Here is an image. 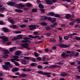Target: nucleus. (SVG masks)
<instances>
[{"label":"nucleus","mask_w":80,"mask_h":80,"mask_svg":"<svg viewBox=\"0 0 80 80\" xmlns=\"http://www.w3.org/2000/svg\"><path fill=\"white\" fill-rule=\"evenodd\" d=\"M16 75H19L18 78H22L23 77H26L27 76V75L25 74H20V73L18 72H16Z\"/></svg>","instance_id":"1"},{"label":"nucleus","mask_w":80,"mask_h":80,"mask_svg":"<svg viewBox=\"0 0 80 80\" xmlns=\"http://www.w3.org/2000/svg\"><path fill=\"white\" fill-rule=\"evenodd\" d=\"M59 47L61 48H70V44L68 45L67 44L61 43V44H59Z\"/></svg>","instance_id":"2"},{"label":"nucleus","mask_w":80,"mask_h":80,"mask_svg":"<svg viewBox=\"0 0 80 80\" xmlns=\"http://www.w3.org/2000/svg\"><path fill=\"white\" fill-rule=\"evenodd\" d=\"M37 72L39 74H41L43 75H50V72H43V71L41 70H39Z\"/></svg>","instance_id":"3"},{"label":"nucleus","mask_w":80,"mask_h":80,"mask_svg":"<svg viewBox=\"0 0 80 80\" xmlns=\"http://www.w3.org/2000/svg\"><path fill=\"white\" fill-rule=\"evenodd\" d=\"M68 57H69V55L66 53H65L64 52H63L61 54V57H62V58H68Z\"/></svg>","instance_id":"4"},{"label":"nucleus","mask_w":80,"mask_h":80,"mask_svg":"<svg viewBox=\"0 0 80 80\" xmlns=\"http://www.w3.org/2000/svg\"><path fill=\"white\" fill-rule=\"evenodd\" d=\"M10 61H11V62H12V63H14V64L16 65L17 66H20V64L18 62H17L15 61V60L13 58H12L10 60Z\"/></svg>","instance_id":"5"},{"label":"nucleus","mask_w":80,"mask_h":80,"mask_svg":"<svg viewBox=\"0 0 80 80\" xmlns=\"http://www.w3.org/2000/svg\"><path fill=\"white\" fill-rule=\"evenodd\" d=\"M16 6H17L18 8H22L23 7H25V5L22 4V3L16 4Z\"/></svg>","instance_id":"6"},{"label":"nucleus","mask_w":80,"mask_h":80,"mask_svg":"<svg viewBox=\"0 0 80 80\" xmlns=\"http://www.w3.org/2000/svg\"><path fill=\"white\" fill-rule=\"evenodd\" d=\"M60 66L56 65H51L50 66L48 67L49 68H60Z\"/></svg>","instance_id":"7"},{"label":"nucleus","mask_w":80,"mask_h":80,"mask_svg":"<svg viewBox=\"0 0 80 80\" xmlns=\"http://www.w3.org/2000/svg\"><path fill=\"white\" fill-rule=\"evenodd\" d=\"M5 65L7 66L8 68H12V65H11V63L10 62H5Z\"/></svg>","instance_id":"8"},{"label":"nucleus","mask_w":80,"mask_h":80,"mask_svg":"<svg viewBox=\"0 0 80 80\" xmlns=\"http://www.w3.org/2000/svg\"><path fill=\"white\" fill-rule=\"evenodd\" d=\"M16 4V3L14 2H9L7 3V5L10 6H15Z\"/></svg>","instance_id":"9"},{"label":"nucleus","mask_w":80,"mask_h":80,"mask_svg":"<svg viewBox=\"0 0 80 80\" xmlns=\"http://www.w3.org/2000/svg\"><path fill=\"white\" fill-rule=\"evenodd\" d=\"M2 30L4 32H6V33H7V32H10V30L6 28H2Z\"/></svg>","instance_id":"10"},{"label":"nucleus","mask_w":80,"mask_h":80,"mask_svg":"<svg viewBox=\"0 0 80 80\" xmlns=\"http://www.w3.org/2000/svg\"><path fill=\"white\" fill-rule=\"evenodd\" d=\"M21 45L22 46H21V48H25L27 46H28V43H24L21 44Z\"/></svg>","instance_id":"11"},{"label":"nucleus","mask_w":80,"mask_h":80,"mask_svg":"<svg viewBox=\"0 0 80 80\" xmlns=\"http://www.w3.org/2000/svg\"><path fill=\"white\" fill-rule=\"evenodd\" d=\"M45 2H47V5H52V2L50 0H45Z\"/></svg>","instance_id":"12"},{"label":"nucleus","mask_w":80,"mask_h":80,"mask_svg":"<svg viewBox=\"0 0 80 80\" xmlns=\"http://www.w3.org/2000/svg\"><path fill=\"white\" fill-rule=\"evenodd\" d=\"M8 22H10L11 23H12V24H14L15 23V22H14L11 18H8Z\"/></svg>","instance_id":"13"},{"label":"nucleus","mask_w":80,"mask_h":80,"mask_svg":"<svg viewBox=\"0 0 80 80\" xmlns=\"http://www.w3.org/2000/svg\"><path fill=\"white\" fill-rule=\"evenodd\" d=\"M2 67L5 70H9V68H8V66L6 65H3Z\"/></svg>","instance_id":"14"},{"label":"nucleus","mask_w":80,"mask_h":80,"mask_svg":"<svg viewBox=\"0 0 80 80\" xmlns=\"http://www.w3.org/2000/svg\"><path fill=\"white\" fill-rule=\"evenodd\" d=\"M3 52H4V53H5V54H9V53H10V52L8 51V50L3 49Z\"/></svg>","instance_id":"15"},{"label":"nucleus","mask_w":80,"mask_h":80,"mask_svg":"<svg viewBox=\"0 0 80 80\" xmlns=\"http://www.w3.org/2000/svg\"><path fill=\"white\" fill-rule=\"evenodd\" d=\"M68 75V73L66 72H63L60 74V76L61 77H66Z\"/></svg>","instance_id":"16"},{"label":"nucleus","mask_w":80,"mask_h":80,"mask_svg":"<svg viewBox=\"0 0 80 80\" xmlns=\"http://www.w3.org/2000/svg\"><path fill=\"white\" fill-rule=\"evenodd\" d=\"M65 17L66 19H69L72 17V15H69V14H67L66 15Z\"/></svg>","instance_id":"17"},{"label":"nucleus","mask_w":80,"mask_h":80,"mask_svg":"<svg viewBox=\"0 0 80 80\" xmlns=\"http://www.w3.org/2000/svg\"><path fill=\"white\" fill-rule=\"evenodd\" d=\"M21 62L22 64H23V65H26L27 63L26 60L24 59L22 60L21 61Z\"/></svg>","instance_id":"18"},{"label":"nucleus","mask_w":80,"mask_h":80,"mask_svg":"<svg viewBox=\"0 0 80 80\" xmlns=\"http://www.w3.org/2000/svg\"><path fill=\"white\" fill-rule=\"evenodd\" d=\"M13 58H14L15 61H19V59H18V56H14L13 57Z\"/></svg>","instance_id":"19"},{"label":"nucleus","mask_w":80,"mask_h":80,"mask_svg":"<svg viewBox=\"0 0 80 80\" xmlns=\"http://www.w3.org/2000/svg\"><path fill=\"white\" fill-rule=\"evenodd\" d=\"M29 28L32 27V29L33 30V29H37V28L36 27V26L35 25H30L29 26H28Z\"/></svg>","instance_id":"20"},{"label":"nucleus","mask_w":80,"mask_h":80,"mask_svg":"<svg viewBox=\"0 0 80 80\" xmlns=\"http://www.w3.org/2000/svg\"><path fill=\"white\" fill-rule=\"evenodd\" d=\"M16 49V47H12L9 49V51H10V52H12L13 51V50H15V49Z\"/></svg>","instance_id":"21"},{"label":"nucleus","mask_w":80,"mask_h":80,"mask_svg":"<svg viewBox=\"0 0 80 80\" xmlns=\"http://www.w3.org/2000/svg\"><path fill=\"white\" fill-rule=\"evenodd\" d=\"M2 40L4 42H7L8 41V38L6 37L3 36Z\"/></svg>","instance_id":"22"},{"label":"nucleus","mask_w":80,"mask_h":80,"mask_svg":"<svg viewBox=\"0 0 80 80\" xmlns=\"http://www.w3.org/2000/svg\"><path fill=\"white\" fill-rule=\"evenodd\" d=\"M22 53V52L20 51H17L15 53L16 55H19L20 54Z\"/></svg>","instance_id":"23"},{"label":"nucleus","mask_w":80,"mask_h":80,"mask_svg":"<svg viewBox=\"0 0 80 80\" xmlns=\"http://www.w3.org/2000/svg\"><path fill=\"white\" fill-rule=\"evenodd\" d=\"M18 69L16 68H13L12 70V72H17V71H18Z\"/></svg>","instance_id":"24"},{"label":"nucleus","mask_w":80,"mask_h":80,"mask_svg":"<svg viewBox=\"0 0 80 80\" xmlns=\"http://www.w3.org/2000/svg\"><path fill=\"white\" fill-rule=\"evenodd\" d=\"M16 12H19V13H22L23 12V10H19L18 9H16L15 10Z\"/></svg>","instance_id":"25"},{"label":"nucleus","mask_w":80,"mask_h":80,"mask_svg":"<svg viewBox=\"0 0 80 80\" xmlns=\"http://www.w3.org/2000/svg\"><path fill=\"white\" fill-rule=\"evenodd\" d=\"M30 42V40H24L21 41L22 43H27V42Z\"/></svg>","instance_id":"26"},{"label":"nucleus","mask_w":80,"mask_h":80,"mask_svg":"<svg viewBox=\"0 0 80 80\" xmlns=\"http://www.w3.org/2000/svg\"><path fill=\"white\" fill-rule=\"evenodd\" d=\"M41 25H42V26H46L47 25V23L46 22H40Z\"/></svg>","instance_id":"27"},{"label":"nucleus","mask_w":80,"mask_h":80,"mask_svg":"<svg viewBox=\"0 0 80 80\" xmlns=\"http://www.w3.org/2000/svg\"><path fill=\"white\" fill-rule=\"evenodd\" d=\"M55 13L53 12H49L48 13L49 15H51V16H54L55 15Z\"/></svg>","instance_id":"28"},{"label":"nucleus","mask_w":80,"mask_h":80,"mask_svg":"<svg viewBox=\"0 0 80 80\" xmlns=\"http://www.w3.org/2000/svg\"><path fill=\"white\" fill-rule=\"evenodd\" d=\"M70 21H71V22H73V23H75V22H76V19L75 20L73 18H70Z\"/></svg>","instance_id":"29"},{"label":"nucleus","mask_w":80,"mask_h":80,"mask_svg":"<svg viewBox=\"0 0 80 80\" xmlns=\"http://www.w3.org/2000/svg\"><path fill=\"white\" fill-rule=\"evenodd\" d=\"M20 39H22V36L20 35H18L17 40H20Z\"/></svg>","instance_id":"30"},{"label":"nucleus","mask_w":80,"mask_h":80,"mask_svg":"<svg viewBox=\"0 0 80 80\" xmlns=\"http://www.w3.org/2000/svg\"><path fill=\"white\" fill-rule=\"evenodd\" d=\"M51 22H56V18H52Z\"/></svg>","instance_id":"31"},{"label":"nucleus","mask_w":80,"mask_h":80,"mask_svg":"<svg viewBox=\"0 0 80 80\" xmlns=\"http://www.w3.org/2000/svg\"><path fill=\"white\" fill-rule=\"evenodd\" d=\"M38 7L40 8H44V6L42 4H39Z\"/></svg>","instance_id":"32"},{"label":"nucleus","mask_w":80,"mask_h":80,"mask_svg":"<svg viewBox=\"0 0 80 80\" xmlns=\"http://www.w3.org/2000/svg\"><path fill=\"white\" fill-rule=\"evenodd\" d=\"M32 6V4L30 3H28L26 5L27 7H31Z\"/></svg>","instance_id":"33"},{"label":"nucleus","mask_w":80,"mask_h":80,"mask_svg":"<svg viewBox=\"0 0 80 80\" xmlns=\"http://www.w3.org/2000/svg\"><path fill=\"white\" fill-rule=\"evenodd\" d=\"M37 12V8H33L32 10V12Z\"/></svg>","instance_id":"34"},{"label":"nucleus","mask_w":80,"mask_h":80,"mask_svg":"<svg viewBox=\"0 0 80 80\" xmlns=\"http://www.w3.org/2000/svg\"><path fill=\"white\" fill-rule=\"evenodd\" d=\"M55 17H57V18H60V15L58 14H54Z\"/></svg>","instance_id":"35"},{"label":"nucleus","mask_w":80,"mask_h":80,"mask_svg":"<svg viewBox=\"0 0 80 80\" xmlns=\"http://www.w3.org/2000/svg\"><path fill=\"white\" fill-rule=\"evenodd\" d=\"M14 32L16 34H18V33H22V32H21V31H14Z\"/></svg>","instance_id":"36"},{"label":"nucleus","mask_w":80,"mask_h":80,"mask_svg":"<svg viewBox=\"0 0 80 80\" xmlns=\"http://www.w3.org/2000/svg\"><path fill=\"white\" fill-rule=\"evenodd\" d=\"M76 20L77 21V23H80V18H78L76 19Z\"/></svg>","instance_id":"37"},{"label":"nucleus","mask_w":80,"mask_h":80,"mask_svg":"<svg viewBox=\"0 0 80 80\" xmlns=\"http://www.w3.org/2000/svg\"><path fill=\"white\" fill-rule=\"evenodd\" d=\"M0 25H6V23L5 22L3 23V21H0Z\"/></svg>","instance_id":"38"},{"label":"nucleus","mask_w":80,"mask_h":80,"mask_svg":"<svg viewBox=\"0 0 80 80\" xmlns=\"http://www.w3.org/2000/svg\"><path fill=\"white\" fill-rule=\"evenodd\" d=\"M11 27L12 28H16V29H17V28H18L17 26H16V25H13Z\"/></svg>","instance_id":"39"},{"label":"nucleus","mask_w":80,"mask_h":80,"mask_svg":"<svg viewBox=\"0 0 80 80\" xmlns=\"http://www.w3.org/2000/svg\"><path fill=\"white\" fill-rule=\"evenodd\" d=\"M23 40H32V39L31 38H28V37H25L23 38Z\"/></svg>","instance_id":"40"},{"label":"nucleus","mask_w":80,"mask_h":80,"mask_svg":"<svg viewBox=\"0 0 80 80\" xmlns=\"http://www.w3.org/2000/svg\"><path fill=\"white\" fill-rule=\"evenodd\" d=\"M45 28L46 30H47V31H49L50 30H51V28L49 27H46Z\"/></svg>","instance_id":"41"},{"label":"nucleus","mask_w":80,"mask_h":80,"mask_svg":"<svg viewBox=\"0 0 80 80\" xmlns=\"http://www.w3.org/2000/svg\"><path fill=\"white\" fill-rule=\"evenodd\" d=\"M34 55L36 57H38V53L37 52H34Z\"/></svg>","instance_id":"42"},{"label":"nucleus","mask_w":80,"mask_h":80,"mask_svg":"<svg viewBox=\"0 0 80 80\" xmlns=\"http://www.w3.org/2000/svg\"><path fill=\"white\" fill-rule=\"evenodd\" d=\"M50 40L51 41V42H56V40L52 38V39H50Z\"/></svg>","instance_id":"43"},{"label":"nucleus","mask_w":80,"mask_h":80,"mask_svg":"<svg viewBox=\"0 0 80 80\" xmlns=\"http://www.w3.org/2000/svg\"><path fill=\"white\" fill-rule=\"evenodd\" d=\"M37 68H38V69H41V68H43V67L41 65H38L37 66Z\"/></svg>","instance_id":"44"},{"label":"nucleus","mask_w":80,"mask_h":80,"mask_svg":"<svg viewBox=\"0 0 80 80\" xmlns=\"http://www.w3.org/2000/svg\"><path fill=\"white\" fill-rule=\"evenodd\" d=\"M36 64V63H31L30 65L31 67H35V64Z\"/></svg>","instance_id":"45"},{"label":"nucleus","mask_w":80,"mask_h":80,"mask_svg":"<svg viewBox=\"0 0 80 80\" xmlns=\"http://www.w3.org/2000/svg\"><path fill=\"white\" fill-rule=\"evenodd\" d=\"M78 55H79V53H78V52H76L75 53L74 56V57H77V56H78Z\"/></svg>","instance_id":"46"},{"label":"nucleus","mask_w":80,"mask_h":80,"mask_svg":"<svg viewBox=\"0 0 80 80\" xmlns=\"http://www.w3.org/2000/svg\"><path fill=\"white\" fill-rule=\"evenodd\" d=\"M63 38L64 40H68V36H65Z\"/></svg>","instance_id":"47"},{"label":"nucleus","mask_w":80,"mask_h":80,"mask_svg":"<svg viewBox=\"0 0 80 80\" xmlns=\"http://www.w3.org/2000/svg\"><path fill=\"white\" fill-rule=\"evenodd\" d=\"M75 39L76 40H79V41H80V37H75Z\"/></svg>","instance_id":"48"},{"label":"nucleus","mask_w":80,"mask_h":80,"mask_svg":"<svg viewBox=\"0 0 80 80\" xmlns=\"http://www.w3.org/2000/svg\"><path fill=\"white\" fill-rule=\"evenodd\" d=\"M24 59L26 60H30V57H24Z\"/></svg>","instance_id":"49"},{"label":"nucleus","mask_w":80,"mask_h":80,"mask_svg":"<svg viewBox=\"0 0 80 80\" xmlns=\"http://www.w3.org/2000/svg\"><path fill=\"white\" fill-rule=\"evenodd\" d=\"M72 36H73L72 34H69L68 35V38H72Z\"/></svg>","instance_id":"50"},{"label":"nucleus","mask_w":80,"mask_h":80,"mask_svg":"<svg viewBox=\"0 0 80 80\" xmlns=\"http://www.w3.org/2000/svg\"><path fill=\"white\" fill-rule=\"evenodd\" d=\"M45 51L46 53H48L49 52V49L47 48L45 49Z\"/></svg>","instance_id":"51"},{"label":"nucleus","mask_w":80,"mask_h":80,"mask_svg":"<svg viewBox=\"0 0 80 80\" xmlns=\"http://www.w3.org/2000/svg\"><path fill=\"white\" fill-rule=\"evenodd\" d=\"M26 27V25L24 24H22L20 25L21 28H24V27Z\"/></svg>","instance_id":"52"},{"label":"nucleus","mask_w":80,"mask_h":80,"mask_svg":"<svg viewBox=\"0 0 80 80\" xmlns=\"http://www.w3.org/2000/svg\"><path fill=\"white\" fill-rule=\"evenodd\" d=\"M8 54H6L5 56H3L4 58H8Z\"/></svg>","instance_id":"53"},{"label":"nucleus","mask_w":80,"mask_h":80,"mask_svg":"<svg viewBox=\"0 0 80 80\" xmlns=\"http://www.w3.org/2000/svg\"><path fill=\"white\" fill-rule=\"evenodd\" d=\"M36 59H37V60H38V61H41V60H42V58L40 57H38Z\"/></svg>","instance_id":"54"},{"label":"nucleus","mask_w":80,"mask_h":80,"mask_svg":"<svg viewBox=\"0 0 80 80\" xmlns=\"http://www.w3.org/2000/svg\"><path fill=\"white\" fill-rule=\"evenodd\" d=\"M63 62V61H59L58 62V64L59 65H62V64H63V63H62V62Z\"/></svg>","instance_id":"55"},{"label":"nucleus","mask_w":80,"mask_h":80,"mask_svg":"<svg viewBox=\"0 0 80 80\" xmlns=\"http://www.w3.org/2000/svg\"><path fill=\"white\" fill-rule=\"evenodd\" d=\"M28 37L29 38H34V36H33L32 35H30L28 36Z\"/></svg>","instance_id":"56"},{"label":"nucleus","mask_w":80,"mask_h":80,"mask_svg":"<svg viewBox=\"0 0 80 80\" xmlns=\"http://www.w3.org/2000/svg\"><path fill=\"white\" fill-rule=\"evenodd\" d=\"M47 20L48 21H50L51 22V20H52V18L51 17H48V18Z\"/></svg>","instance_id":"57"},{"label":"nucleus","mask_w":80,"mask_h":80,"mask_svg":"<svg viewBox=\"0 0 80 80\" xmlns=\"http://www.w3.org/2000/svg\"><path fill=\"white\" fill-rule=\"evenodd\" d=\"M5 8H2L0 9V10L1 11H3V10H5Z\"/></svg>","instance_id":"58"},{"label":"nucleus","mask_w":80,"mask_h":80,"mask_svg":"<svg viewBox=\"0 0 80 80\" xmlns=\"http://www.w3.org/2000/svg\"><path fill=\"white\" fill-rule=\"evenodd\" d=\"M0 17L3 18L4 17V15L0 13Z\"/></svg>","instance_id":"59"},{"label":"nucleus","mask_w":80,"mask_h":80,"mask_svg":"<svg viewBox=\"0 0 80 80\" xmlns=\"http://www.w3.org/2000/svg\"><path fill=\"white\" fill-rule=\"evenodd\" d=\"M32 60L33 62H36V59H35V58H32Z\"/></svg>","instance_id":"60"},{"label":"nucleus","mask_w":80,"mask_h":80,"mask_svg":"<svg viewBox=\"0 0 80 80\" xmlns=\"http://www.w3.org/2000/svg\"><path fill=\"white\" fill-rule=\"evenodd\" d=\"M12 78H17L18 76H12Z\"/></svg>","instance_id":"61"},{"label":"nucleus","mask_w":80,"mask_h":80,"mask_svg":"<svg viewBox=\"0 0 80 80\" xmlns=\"http://www.w3.org/2000/svg\"><path fill=\"white\" fill-rule=\"evenodd\" d=\"M41 11L42 12V13H45V9H42L41 10Z\"/></svg>","instance_id":"62"},{"label":"nucleus","mask_w":80,"mask_h":80,"mask_svg":"<svg viewBox=\"0 0 80 80\" xmlns=\"http://www.w3.org/2000/svg\"><path fill=\"white\" fill-rule=\"evenodd\" d=\"M71 65H75V62H72L70 63Z\"/></svg>","instance_id":"63"},{"label":"nucleus","mask_w":80,"mask_h":80,"mask_svg":"<svg viewBox=\"0 0 80 80\" xmlns=\"http://www.w3.org/2000/svg\"><path fill=\"white\" fill-rule=\"evenodd\" d=\"M52 49H53V50H56L57 49V47L55 46H53L52 47Z\"/></svg>","instance_id":"64"}]
</instances>
